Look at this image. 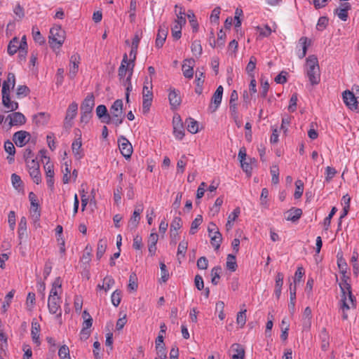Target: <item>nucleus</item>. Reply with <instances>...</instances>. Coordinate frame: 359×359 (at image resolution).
Returning a JSON list of instances; mask_svg holds the SVG:
<instances>
[{
    "label": "nucleus",
    "instance_id": "obj_48",
    "mask_svg": "<svg viewBox=\"0 0 359 359\" xmlns=\"http://www.w3.org/2000/svg\"><path fill=\"white\" fill-rule=\"evenodd\" d=\"M83 318H84V321L83 323L82 328L88 330L93 325V318L86 310L83 312Z\"/></svg>",
    "mask_w": 359,
    "mask_h": 359
},
{
    "label": "nucleus",
    "instance_id": "obj_50",
    "mask_svg": "<svg viewBox=\"0 0 359 359\" xmlns=\"http://www.w3.org/2000/svg\"><path fill=\"white\" fill-rule=\"evenodd\" d=\"M30 177L32 178L34 182L39 184L41 182V175L39 168L32 169L29 171Z\"/></svg>",
    "mask_w": 359,
    "mask_h": 359
},
{
    "label": "nucleus",
    "instance_id": "obj_26",
    "mask_svg": "<svg viewBox=\"0 0 359 359\" xmlns=\"http://www.w3.org/2000/svg\"><path fill=\"white\" fill-rule=\"evenodd\" d=\"M81 146L82 143L81 137L76 139L72 144V152L76 159H81L83 156V154L81 150Z\"/></svg>",
    "mask_w": 359,
    "mask_h": 359
},
{
    "label": "nucleus",
    "instance_id": "obj_56",
    "mask_svg": "<svg viewBox=\"0 0 359 359\" xmlns=\"http://www.w3.org/2000/svg\"><path fill=\"white\" fill-rule=\"evenodd\" d=\"M271 174L272 176L271 182L277 184L279 182V168L277 165L271 168Z\"/></svg>",
    "mask_w": 359,
    "mask_h": 359
},
{
    "label": "nucleus",
    "instance_id": "obj_55",
    "mask_svg": "<svg viewBox=\"0 0 359 359\" xmlns=\"http://www.w3.org/2000/svg\"><path fill=\"white\" fill-rule=\"evenodd\" d=\"M128 288L131 290L135 291L137 289V278L135 273H133L130 274L129 278Z\"/></svg>",
    "mask_w": 359,
    "mask_h": 359
},
{
    "label": "nucleus",
    "instance_id": "obj_23",
    "mask_svg": "<svg viewBox=\"0 0 359 359\" xmlns=\"http://www.w3.org/2000/svg\"><path fill=\"white\" fill-rule=\"evenodd\" d=\"M40 325L36 321H32V330H31V335L33 342L36 345L39 346L41 344V341L39 339V332H40Z\"/></svg>",
    "mask_w": 359,
    "mask_h": 359
},
{
    "label": "nucleus",
    "instance_id": "obj_47",
    "mask_svg": "<svg viewBox=\"0 0 359 359\" xmlns=\"http://www.w3.org/2000/svg\"><path fill=\"white\" fill-rule=\"evenodd\" d=\"M32 36L35 42L39 43V44L44 43L45 39L36 26H34L32 27Z\"/></svg>",
    "mask_w": 359,
    "mask_h": 359
},
{
    "label": "nucleus",
    "instance_id": "obj_31",
    "mask_svg": "<svg viewBox=\"0 0 359 359\" xmlns=\"http://www.w3.org/2000/svg\"><path fill=\"white\" fill-rule=\"evenodd\" d=\"M175 12L177 13V19L175 22L180 25H184L186 24L185 12L182 6H175Z\"/></svg>",
    "mask_w": 359,
    "mask_h": 359
},
{
    "label": "nucleus",
    "instance_id": "obj_37",
    "mask_svg": "<svg viewBox=\"0 0 359 359\" xmlns=\"http://www.w3.org/2000/svg\"><path fill=\"white\" fill-rule=\"evenodd\" d=\"M256 64H257V58L255 56H251L250 58V61L245 68V71H246L247 74L251 78L255 77L254 70L256 68Z\"/></svg>",
    "mask_w": 359,
    "mask_h": 359
},
{
    "label": "nucleus",
    "instance_id": "obj_53",
    "mask_svg": "<svg viewBox=\"0 0 359 359\" xmlns=\"http://www.w3.org/2000/svg\"><path fill=\"white\" fill-rule=\"evenodd\" d=\"M329 19L326 16L320 17L316 25V29L323 31L328 25Z\"/></svg>",
    "mask_w": 359,
    "mask_h": 359
},
{
    "label": "nucleus",
    "instance_id": "obj_1",
    "mask_svg": "<svg viewBox=\"0 0 359 359\" xmlns=\"http://www.w3.org/2000/svg\"><path fill=\"white\" fill-rule=\"evenodd\" d=\"M306 72L312 86L318 85L320 83V70L318 57L315 55H311L306 58Z\"/></svg>",
    "mask_w": 359,
    "mask_h": 359
},
{
    "label": "nucleus",
    "instance_id": "obj_41",
    "mask_svg": "<svg viewBox=\"0 0 359 359\" xmlns=\"http://www.w3.org/2000/svg\"><path fill=\"white\" fill-rule=\"evenodd\" d=\"M187 16L189 20L190 25L193 29L194 32H196L198 30V23L196 19V16L191 10H189Z\"/></svg>",
    "mask_w": 359,
    "mask_h": 359
},
{
    "label": "nucleus",
    "instance_id": "obj_15",
    "mask_svg": "<svg viewBox=\"0 0 359 359\" xmlns=\"http://www.w3.org/2000/svg\"><path fill=\"white\" fill-rule=\"evenodd\" d=\"M351 9V6L349 3L345 2L340 4L339 8H337L334 11V13L338 16V18L343 20L346 21L348 18V11Z\"/></svg>",
    "mask_w": 359,
    "mask_h": 359
},
{
    "label": "nucleus",
    "instance_id": "obj_12",
    "mask_svg": "<svg viewBox=\"0 0 359 359\" xmlns=\"http://www.w3.org/2000/svg\"><path fill=\"white\" fill-rule=\"evenodd\" d=\"M10 119L9 128L14 126H22L26 123V117L21 112H13L9 114L6 119Z\"/></svg>",
    "mask_w": 359,
    "mask_h": 359
},
{
    "label": "nucleus",
    "instance_id": "obj_34",
    "mask_svg": "<svg viewBox=\"0 0 359 359\" xmlns=\"http://www.w3.org/2000/svg\"><path fill=\"white\" fill-rule=\"evenodd\" d=\"M185 123L187 124V130L191 134H195L198 132V123L194 118H187Z\"/></svg>",
    "mask_w": 359,
    "mask_h": 359
},
{
    "label": "nucleus",
    "instance_id": "obj_61",
    "mask_svg": "<svg viewBox=\"0 0 359 359\" xmlns=\"http://www.w3.org/2000/svg\"><path fill=\"white\" fill-rule=\"evenodd\" d=\"M188 248V243L187 241H182L179 243L177 248V256L182 255V257L185 256L187 250Z\"/></svg>",
    "mask_w": 359,
    "mask_h": 359
},
{
    "label": "nucleus",
    "instance_id": "obj_3",
    "mask_svg": "<svg viewBox=\"0 0 359 359\" xmlns=\"http://www.w3.org/2000/svg\"><path fill=\"white\" fill-rule=\"evenodd\" d=\"M123 101L121 99L115 100L110 107L111 113V123H113L116 126L121 125L125 118V115L123 113Z\"/></svg>",
    "mask_w": 359,
    "mask_h": 359
},
{
    "label": "nucleus",
    "instance_id": "obj_16",
    "mask_svg": "<svg viewBox=\"0 0 359 359\" xmlns=\"http://www.w3.org/2000/svg\"><path fill=\"white\" fill-rule=\"evenodd\" d=\"M168 100L172 109H176L180 105L182 99L180 91L175 88H170L168 95Z\"/></svg>",
    "mask_w": 359,
    "mask_h": 359
},
{
    "label": "nucleus",
    "instance_id": "obj_14",
    "mask_svg": "<svg viewBox=\"0 0 359 359\" xmlns=\"http://www.w3.org/2000/svg\"><path fill=\"white\" fill-rule=\"evenodd\" d=\"M223 90V87L219 86L212 97L210 109H212V112L215 111L221 104Z\"/></svg>",
    "mask_w": 359,
    "mask_h": 359
},
{
    "label": "nucleus",
    "instance_id": "obj_40",
    "mask_svg": "<svg viewBox=\"0 0 359 359\" xmlns=\"http://www.w3.org/2000/svg\"><path fill=\"white\" fill-rule=\"evenodd\" d=\"M299 43L301 44L302 47V51L301 53L299 54V57L300 59H302L303 57H304L306 56V52H307V49H308V46H310L311 44V41H309L308 42V39L307 37H305V36H302L300 38L299 41Z\"/></svg>",
    "mask_w": 359,
    "mask_h": 359
},
{
    "label": "nucleus",
    "instance_id": "obj_45",
    "mask_svg": "<svg viewBox=\"0 0 359 359\" xmlns=\"http://www.w3.org/2000/svg\"><path fill=\"white\" fill-rule=\"evenodd\" d=\"M160 269H161V278L160 282L165 283L169 278V272L167 269L166 265L163 262H160Z\"/></svg>",
    "mask_w": 359,
    "mask_h": 359
},
{
    "label": "nucleus",
    "instance_id": "obj_51",
    "mask_svg": "<svg viewBox=\"0 0 359 359\" xmlns=\"http://www.w3.org/2000/svg\"><path fill=\"white\" fill-rule=\"evenodd\" d=\"M112 304L117 307L121 301V292L118 290H116L111 294V297Z\"/></svg>",
    "mask_w": 359,
    "mask_h": 359
},
{
    "label": "nucleus",
    "instance_id": "obj_20",
    "mask_svg": "<svg viewBox=\"0 0 359 359\" xmlns=\"http://www.w3.org/2000/svg\"><path fill=\"white\" fill-rule=\"evenodd\" d=\"M96 114L99 118L101 119L102 123L109 124L111 123V116L107 111V109L105 105L100 104L96 108Z\"/></svg>",
    "mask_w": 359,
    "mask_h": 359
},
{
    "label": "nucleus",
    "instance_id": "obj_19",
    "mask_svg": "<svg viewBox=\"0 0 359 359\" xmlns=\"http://www.w3.org/2000/svg\"><path fill=\"white\" fill-rule=\"evenodd\" d=\"M195 60L193 58L186 59L183 62L182 72L184 77L191 79L194 76V65Z\"/></svg>",
    "mask_w": 359,
    "mask_h": 359
},
{
    "label": "nucleus",
    "instance_id": "obj_49",
    "mask_svg": "<svg viewBox=\"0 0 359 359\" xmlns=\"http://www.w3.org/2000/svg\"><path fill=\"white\" fill-rule=\"evenodd\" d=\"M191 52L195 55L200 56L202 54V46L201 44V41L195 40L192 42L191 46Z\"/></svg>",
    "mask_w": 359,
    "mask_h": 359
},
{
    "label": "nucleus",
    "instance_id": "obj_64",
    "mask_svg": "<svg viewBox=\"0 0 359 359\" xmlns=\"http://www.w3.org/2000/svg\"><path fill=\"white\" fill-rule=\"evenodd\" d=\"M208 266V260L205 257H201L197 260V267L198 269L205 270Z\"/></svg>",
    "mask_w": 359,
    "mask_h": 359
},
{
    "label": "nucleus",
    "instance_id": "obj_36",
    "mask_svg": "<svg viewBox=\"0 0 359 359\" xmlns=\"http://www.w3.org/2000/svg\"><path fill=\"white\" fill-rule=\"evenodd\" d=\"M226 266V269L231 272L236 271L238 265L236 261V255L232 254H229L227 255Z\"/></svg>",
    "mask_w": 359,
    "mask_h": 359
},
{
    "label": "nucleus",
    "instance_id": "obj_62",
    "mask_svg": "<svg viewBox=\"0 0 359 359\" xmlns=\"http://www.w3.org/2000/svg\"><path fill=\"white\" fill-rule=\"evenodd\" d=\"M4 149L11 156H14L15 154V148L10 140H6L4 142Z\"/></svg>",
    "mask_w": 359,
    "mask_h": 359
},
{
    "label": "nucleus",
    "instance_id": "obj_28",
    "mask_svg": "<svg viewBox=\"0 0 359 359\" xmlns=\"http://www.w3.org/2000/svg\"><path fill=\"white\" fill-rule=\"evenodd\" d=\"M20 50L19 39L15 36L8 43L7 52L10 55H13Z\"/></svg>",
    "mask_w": 359,
    "mask_h": 359
},
{
    "label": "nucleus",
    "instance_id": "obj_25",
    "mask_svg": "<svg viewBox=\"0 0 359 359\" xmlns=\"http://www.w3.org/2000/svg\"><path fill=\"white\" fill-rule=\"evenodd\" d=\"M287 221L297 222L302 215V210L297 208H292L285 213Z\"/></svg>",
    "mask_w": 359,
    "mask_h": 359
},
{
    "label": "nucleus",
    "instance_id": "obj_43",
    "mask_svg": "<svg viewBox=\"0 0 359 359\" xmlns=\"http://www.w3.org/2000/svg\"><path fill=\"white\" fill-rule=\"evenodd\" d=\"M203 222L202 215H198L195 219L191 222L189 233L191 235L195 234L197 232L198 227Z\"/></svg>",
    "mask_w": 359,
    "mask_h": 359
},
{
    "label": "nucleus",
    "instance_id": "obj_6",
    "mask_svg": "<svg viewBox=\"0 0 359 359\" xmlns=\"http://www.w3.org/2000/svg\"><path fill=\"white\" fill-rule=\"evenodd\" d=\"M78 111V104L76 102L70 104L67 108L66 116L64 120V127L69 129L72 127V120L76 117Z\"/></svg>",
    "mask_w": 359,
    "mask_h": 359
},
{
    "label": "nucleus",
    "instance_id": "obj_21",
    "mask_svg": "<svg viewBox=\"0 0 359 359\" xmlns=\"http://www.w3.org/2000/svg\"><path fill=\"white\" fill-rule=\"evenodd\" d=\"M80 55L79 53H74L70 58L69 76L73 79L79 69V64L80 63Z\"/></svg>",
    "mask_w": 359,
    "mask_h": 359
},
{
    "label": "nucleus",
    "instance_id": "obj_24",
    "mask_svg": "<svg viewBox=\"0 0 359 359\" xmlns=\"http://www.w3.org/2000/svg\"><path fill=\"white\" fill-rule=\"evenodd\" d=\"M50 119V114L46 112H39L33 116V121L38 126H45Z\"/></svg>",
    "mask_w": 359,
    "mask_h": 359
},
{
    "label": "nucleus",
    "instance_id": "obj_8",
    "mask_svg": "<svg viewBox=\"0 0 359 359\" xmlns=\"http://www.w3.org/2000/svg\"><path fill=\"white\" fill-rule=\"evenodd\" d=\"M118 142L121 154L126 158H130L133 154V147L128 140L124 136H121L118 140Z\"/></svg>",
    "mask_w": 359,
    "mask_h": 359
},
{
    "label": "nucleus",
    "instance_id": "obj_18",
    "mask_svg": "<svg viewBox=\"0 0 359 359\" xmlns=\"http://www.w3.org/2000/svg\"><path fill=\"white\" fill-rule=\"evenodd\" d=\"M29 199L31 203V212L33 213L32 216L35 217L36 220H39L41 216V212L36 196L33 192H30L29 194Z\"/></svg>",
    "mask_w": 359,
    "mask_h": 359
},
{
    "label": "nucleus",
    "instance_id": "obj_59",
    "mask_svg": "<svg viewBox=\"0 0 359 359\" xmlns=\"http://www.w3.org/2000/svg\"><path fill=\"white\" fill-rule=\"evenodd\" d=\"M246 310L241 311L237 314V324L240 325L241 327H243L246 323Z\"/></svg>",
    "mask_w": 359,
    "mask_h": 359
},
{
    "label": "nucleus",
    "instance_id": "obj_46",
    "mask_svg": "<svg viewBox=\"0 0 359 359\" xmlns=\"http://www.w3.org/2000/svg\"><path fill=\"white\" fill-rule=\"evenodd\" d=\"M30 93L29 88L25 85L18 86L16 90V96L18 98L25 97Z\"/></svg>",
    "mask_w": 359,
    "mask_h": 359
},
{
    "label": "nucleus",
    "instance_id": "obj_52",
    "mask_svg": "<svg viewBox=\"0 0 359 359\" xmlns=\"http://www.w3.org/2000/svg\"><path fill=\"white\" fill-rule=\"evenodd\" d=\"M58 355L60 359H71L69 349L67 346H62L58 351Z\"/></svg>",
    "mask_w": 359,
    "mask_h": 359
},
{
    "label": "nucleus",
    "instance_id": "obj_7",
    "mask_svg": "<svg viewBox=\"0 0 359 359\" xmlns=\"http://www.w3.org/2000/svg\"><path fill=\"white\" fill-rule=\"evenodd\" d=\"M342 98L346 107L352 111L358 110V101L354 93L346 90L342 93Z\"/></svg>",
    "mask_w": 359,
    "mask_h": 359
},
{
    "label": "nucleus",
    "instance_id": "obj_11",
    "mask_svg": "<svg viewBox=\"0 0 359 359\" xmlns=\"http://www.w3.org/2000/svg\"><path fill=\"white\" fill-rule=\"evenodd\" d=\"M60 300V297H48V300L49 312L53 314H57V318H61L62 316Z\"/></svg>",
    "mask_w": 359,
    "mask_h": 359
},
{
    "label": "nucleus",
    "instance_id": "obj_30",
    "mask_svg": "<svg viewBox=\"0 0 359 359\" xmlns=\"http://www.w3.org/2000/svg\"><path fill=\"white\" fill-rule=\"evenodd\" d=\"M337 266L339 269L340 273L342 275H344V273H346L347 271V263L346 259L344 258L343 252L341 251L337 252Z\"/></svg>",
    "mask_w": 359,
    "mask_h": 359
},
{
    "label": "nucleus",
    "instance_id": "obj_10",
    "mask_svg": "<svg viewBox=\"0 0 359 359\" xmlns=\"http://www.w3.org/2000/svg\"><path fill=\"white\" fill-rule=\"evenodd\" d=\"M173 134L176 139L182 140L184 136V130L180 116H174L172 119Z\"/></svg>",
    "mask_w": 359,
    "mask_h": 359
},
{
    "label": "nucleus",
    "instance_id": "obj_17",
    "mask_svg": "<svg viewBox=\"0 0 359 359\" xmlns=\"http://www.w3.org/2000/svg\"><path fill=\"white\" fill-rule=\"evenodd\" d=\"M168 32V29L165 25H163L159 26L155 41L156 47L160 48L163 46Z\"/></svg>",
    "mask_w": 359,
    "mask_h": 359
},
{
    "label": "nucleus",
    "instance_id": "obj_39",
    "mask_svg": "<svg viewBox=\"0 0 359 359\" xmlns=\"http://www.w3.org/2000/svg\"><path fill=\"white\" fill-rule=\"evenodd\" d=\"M222 271V268L220 266H215L211 270V276L212 279L211 282L213 285H216L218 284L220 279V272Z\"/></svg>",
    "mask_w": 359,
    "mask_h": 359
},
{
    "label": "nucleus",
    "instance_id": "obj_60",
    "mask_svg": "<svg viewBox=\"0 0 359 359\" xmlns=\"http://www.w3.org/2000/svg\"><path fill=\"white\" fill-rule=\"evenodd\" d=\"M297 100H298L297 94V93L292 94L290 99V104L288 106V110L290 112H294V111H296Z\"/></svg>",
    "mask_w": 359,
    "mask_h": 359
},
{
    "label": "nucleus",
    "instance_id": "obj_38",
    "mask_svg": "<svg viewBox=\"0 0 359 359\" xmlns=\"http://www.w3.org/2000/svg\"><path fill=\"white\" fill-rule=\"evenodd\" d=\"M321 339V348L323 351H327L329 347V336L327 332L326 328H323L320 334Z\"/></svg>",
    "mask_w": 359,
    "mask_h": 359
},
{
    "label": "nucleus",
    "instance_id": "obj_27",
    "mask_svg": "<svg viewBox=\"0 0 359 359\" xmlns=\"http://www.w3.org/2000/svg\"><path fill=\"white\" fill-rule=\"evenodd\" d=\"M18 238L20 240V244H21V241L24 238H27V219L25 217H22L20 221L18 224Z\"/></svg>",
    "mask_w": 359,
    "mask_h": 359
},
{
    "label": "nucleus",
    "instance_id": "obj_32",
    "mask_svg": "<svg viewBox=\"0 0 359 359\" xmlns=\"http://www.w3.org/2000/svg\"><path fill=\"white\" fill-rule=\"evenodd\" d=\"M233 351L235 352L232 355V359H244L245 350L239 344H233L232 345Z\"/></svg>",
    "mask_w": 359,
    "mask_h": 359
},
{
    "label": "nucleus",
    "instance_id": "obj_58",
    "mask_svg": "<svg viewBox=\"0 0 359 359\" xmlns=\"http://www.w3.org/2000/svg\"><path fill=\"white\" fill-rule=\"evenodd\" d=\"M182 26L177 23L172 27V36L175 40H178L181 38L182 36Z\"/></svg>",
    "mask_w": 359,
    "mask_h": 359
},
{
    "label": "nucleus",
    "instance_id": "obj_42",
    "mask_svg": "<svg viewBox=\"0 0 359 359\" xmlns=\"http://www.w3.org/2000/svg\"><path fill=\"white\" fill-rule=\"evenodd\" d=\"M15 290H11L5 297L4 302L2 305V311L6 313L10 306L11 302L15 294Z\"/></svg>",
    "mask_w": 359,
    "mask_h": 359
},
{
    "label": "nucleus",
    "instance_id": "obj_33",
    "mask_svg": "<svg viewBox=\"0 0 359 359\" xmlns=\"http://www.w3.org/2000/svg\"><path fill=\"white\" fill-rule=\"evenodd\" d=\"M107 240L101 238L98 241L96 252V257L98 260H100L104 255L107 249Z\"/></svg>",
    "mask_w": 359,
    "mask_h": 359
},
{
    "label": "nucleus",
    "instance_id": "obj_9",
    "mask_svg": "<svg viewBox=\"0 0 359 359\" xmlns=\"http://www.w3.org/2000/svg\"><path fill=\"white\" fill-rule=\"evenodd\" d=\"M30 137L31 135L29 132L20 130L13 134V141L17 147H22L29 142Z\"/></svg>",
    "mask_w": 359,
    "mask_h": 359
},
{
    "label": "nucleus",
    "instance_id": "obj_4",
    "mask_svg": "<svg viewBox=\"0 0 359 359\" xmlns=\"http://www.w3.org/2000/svg\"><path fill=\"white\" fill-rule=\"evenodd\" d=\"M11 86L6 82H3L1 95H2V104L3 105L8 109L11 111H14L18 109L19 104L15 101H11L10 97V90Z\"/></svg>",
    "mask_w": 359,
    "mask_h": 359
},
{
    "label": "nucleus",
    "instance_id": "obj_35",
    "mask_svg": "<svg viewBox=\"0 0 359 359\" xmlns=\"http://www.w3.org/2000/svg\"><path fill=\"white\" fill-rule=\"evenodd\" d=\"M127 61H128V55L126 53H125L123 55L121 64L118 70V76L120 81L123 79V78H126V75L128 72L126 66V63H127Z\"/></svg>",
    "mask_w": 359,
    "mask_h": 359
},
{
    "label": "nucleus",
    "instance_id": "obj_22",
    "mask_svg": "<svg viewBox=\"0 0 359 359\" xmlns=\"http://www.w3.org/2000/svg\"><path fill=\"white\" fill-rule=\"evenodd\" d=\"M95 106V97L93 94H89L83 101L81 105V112H92L93 109Z\"/></svg>",
    "mask_w": 359,
    "mask_h": 359
},
{
    "label": "nucleus",
    "instance_id": "obj_54",
    "mask_svg": "<svg viewBox=\"0 0 359 359\" xmlns=\"http://www.w3.org/2000/svg\"><path fill=\"white\" fill-rule=\"evenodd\" d=\"M182 226L181 217H175L170 224V232L177 231Z\"/></svg>",
    "mask_w": 359,
    "mask_h": 359
},
{
    "label": "nucleus",
    "instance_id": "obj_57",
    "mask_svg": "<svg viewBox=\"0 0 359 359\" xmlns=\"http://www.w3.org/2000/svg\"><path fill=\"white\" fill-rule=\"evenodd\" d=\"M337 211V209L336 207H333L330 212V214L328 215V216H327L325 219H324V222H323V224H324V227H325V230H327L330 226V224H331V219L332 218V217L334 216V215L336 213V212Z\"/></svg>",
    "mask_w": 359,
    "mask_h": 359
},
{
    "label": "nucleus",
    "instance_id": "obj_63",
    "mask_svg": "<svg viewBox=\"0 0 359 359\" xmlns=\"http://www.w3.org/2000/svg\"><path fill=\"white\" fill-rule=\"evenodd\" d=\"M336 173L337 170H335V168L330 166H327L325 170V181L329 182L334 177Z\"/></svg>",
    "mask_w": 359,
    "mask_h": 359
},
{
    "label": "nucleus",
    "instance_id": "obj_29",
    "mask_svg": "<svg viewBox=\"0 0 359 359\" xmlns=\"http://www.w3.org/2000/svg\"><path fill=\"white\" fill-rule=\"evenodd\" d=\"M311 309L309 306L306 307L303 313V327L304 329L309 330L311 325Z\"/></svg>",
    "mask_w": 359,
    "mask_h": 359
},
{
    "label": "nucleus",
    "instance_id": "obj_5",
    "mask_svg": "<svg viewBox=\"0 0 359 359\" xmlns=\"http://www.w3.org/2000/svg\"><path fill=\"white\" fill-rule=\"evenodd\" d=\"M208 231L210 238V243L215 250L220 248L222 242V236L218 227L214 222H210L208 226Z\"/></svg>",
    "mask_w": 359,
    "mask_h": 359
},
{
    "label": "nucleus",
    "instance_id": "obj_13",
    "mask_svg": "<svg viewBox=\"0 0 359 359\" xmlns=\"http://www.w3.org/2000/svg\"><path fill=\"white\" fill-rule=\"evenodd\" d=\"M143 209L144 208L142 203L137 204L135 205L133 214L129 221V227L131 229L137 228L140 220V214L142 212Z\"/></svg>",
    "mask_w": 359,
    "mask_h": 359
},
{
    "label": "nucleus",
    "instance_id": "obj_44",
    "mask_svg": "<svg viewBox=\"0 0 359 359\" xmlns=\"http://www.w3.org/2000/svg\"><path fill=\"white\" fill-rule=\"evenodd\" d=\"M295 191L294 194V197L295 199H299L302 197L304 192V183L302 180H297L295 182Z\"/></svg>",
    "mask_w": 359,
    "mask_h": 359
},
{
    "label": "nucleus",
    "instance_id": "obj_2",
    "mask_svg": "<svg viewBox=\"0 0 359 359\" xmlns=\"http://www.w3.org/2000/svg\"><path fill=\"white\" fill-rule=\"evenodd\" d=\"M48 42L52 48H60L65 40V31L60 25L53 26L50 30Z\"/></svg>",
    "mask_w": 359,
    "mask_h": 359
}]
</instances>
